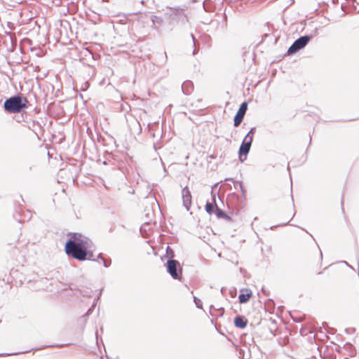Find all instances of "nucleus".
Segmentation results:
<instances>
[{
	"label": "nucleus",
	"instance_id": "obj_1",
	"mask_svg": "<svg viewBox=\"0 0 359 359\" xmlns=\"http://www.w3.org/2000/svg\"><path fill=\"white\" fill-rule=\"evenodd\" d=\"M90 240L80 233H74L65 244V250L67 255L79 261H84L88 255Z\"/></svg>",
	"mask_w": 359,
	"mask_h": 359
},
{
	"label": "nucleus",
	"instance_id": "obj_2",
	"mask_svg": "<svg viewBox=\"0 0 359 359\" xmlns=\"http://www.w3.org/2000/svg\"><path fill=\"white\" fill-rule=\"evenodd\" d=\"M27 98L17 95L6 100L4 107L8 113H19L27 107Z\"/></svg>",
	"mask_w": 359,
	"mask_h": 359
},
{
	"label": "nucleus",
	"instance_id": "obj_3",
	"mask_svg": "<svg viewBox=\"0 0 359 359\" xmlns=\"http://www.w3.org/2000/svg\"><path fill=\"white\" fill-rule=\"evenodd\" d=\"M310 41V36H304L297 39L294 43L289 48L287 53L292 55L301 48H304Z\"/></svg>",
	"mask_w": 359,
	"mask_h": 359
},
{
	"label": "nucleus",
	"instance_id": "obj_4",
	"mask_svg": "<svg viewBox=\"0 0 359 359\" xmlns=\"http://www.w3.org/2000/svg\"><path fill=\"white\" fill-rule=\"evenodd\" d=\"M167 270L170 276L175 279H180V274L177 273V268L180 269L181 272V268L180 263L174 259H170L167 262Z\"/></svg>",
	"mask_w": 359,
	"mask_h": 359
},
{
	"label": "nucleus",
	"instance_id": "obj_5",
	"mask_svg": "<svg viewBox=\"0 0 359 359\" xmlns=\"http://www.w3.org/2000/svg\"><path fill=\"white\" fill-rule=\"evenodd\" d=\"M247 109L248 103L245 102L241 104L236 116H234L233 125L235 127H238L241 123Z\"/></svg>",
	"mask_w": 359,
	"mask_h": 359
},
{
	"label": "nucleus",
	"instance_id": "obj_6",
	"mask_svg": "<svg viewBox=\"0 0 359 359\" xmlns=\"http://www.w3.org/2000/svg\"><path fill=\"white\" fill-rule=\"evenodd\" d=\"M252 142L243 140L242 144L239 149V158L241 161L246 159L247 154H248Z\"/></svg>",
	"mask_w": 359,
	"mask_h": 359
},
{
	"label": "nucleus",
	"instance_id": "obj_7",
	"mask_svg": "<svg viewBox=\"0 0 359 359\" xmlns=\"http://www.w3.org/2000/svg\"><path fill=\"white\" fill-rule=\"evenodd\" d=\"M252 296V292L250 289H243L238 296L239 302L244 304L248 302Z\"/></svg>",
	"mask_w": 359,
	"mask_h": 359
},
{
	"label": "nucleus",
	"instance_id": "obj_8",
	"mask_svg": "<svg viewBox=\"0 0 359 359\" xmlns=\"http://www.w3.org/2000/svg\"><path fill=\"white\" fill-rule=\"evenodd\" d=\"M248 320L243 316H237L234 319V325L239 328H245L247 325Z\"/></svg>",
	"mask_w": 359,
	"mask_h": 359
},
{
	"label": "nucleus",
	"instance_id": "obj_9",
	"mask_svg": "<svg viewBox=\"0 0 359 359\" xmlns=\"http://www.w3.org/2000/svg\"><path fill=\"white\" fill-rule=\"evenodd\" d=\"M215 205L212 203L208 202L205 204V210L208 213L212 214L214 211Z\"/></svg>",
	"mask_w": 359,
	"mask_h": 359
},
{
	"label": "nucleus",
	"instance_id": "obj_10",
	"mask_svg": "<svg viewBox=\"0 0 359 359\" xmlns=\"http://www.w3.org/2000/svg\"><path fill=\"white\" fill-rule=\"evenodd\" d=\"M254 137V128H252L247 135L245 137L244 140L250 142H252V140Z\"/></svg>",
	"mask_w": 359,
	"mask_h": 359
},
{
	"label": "nucleus",
	"instance_id": "obj_11",
	"mask_svg": "<svg viewBox=\"0 0 359 359\" xmlns=\"http://www.w3.org/2000/svg\"><path fill=\"white\" fill-rule=\"evenodd\" d=\"M215 214L219 218L222 217L224 215L223 211L218 208H216Z\"/></svg>",
	"mask_w": 359,
	"mask_h": 359
},
{
	"label": "nucleus",
	"instance_id": "obj_12",
	"mask_svg": "<svg viewBox=\"0 0 359 359\" xmlns=\"http://www.w3.org/2000/svg\"><path fill=\"white\" fill-rule=\"evenodd\" d=\"M184 200L186 202H190L191 201V195H190V194L188 191H187V194L186 195H184Z\"/></svg>",
	"mask_w": 359,
	"mask_h": 359
},
{
	"label": "nucleus",
	"instance_id": "obj_13",
	"mask_svg": "<svg viewBox=\"0 0 359 359\" xmlns=\"http://www.w3.org/2000/svg\"><path fill=\"white\" fill-rule=\"evenodd\" d=\"M353 294H355L359 297V286L355 287Z\"/></svg>",
	"mask_w": 359,
	"mask_h": 359
}]
</instances>
